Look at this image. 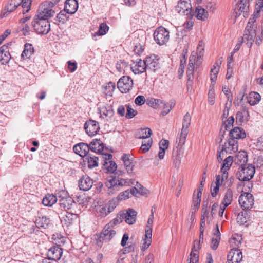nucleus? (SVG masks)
<instances>
[{"instance_id":"obj_1","label":"nucleus","mask_w":263,"mask_h":263,"mask_svg":"<svg viewBox=\"0 0 263 263\" xmlns=\"http://www.w3.org/2000/svg\"><path fill=\"white\" fill-rule=\"evenodd\" d=\"M54 14L53 10L39 7L37 14L35 15L31 22V26L38 34H47L50 30V24L48 18Z\"/></svg>"},{"instance_id":"obj_2","label":"nucleus","mask_w":263,"mask_h":263,"mask_svg":"<svg viewBox=\"0 0 263 263\" xmlns=\"http://www.w3.org/2000/svg\"><path fill=\"white\" fill-rule=\"evenodd\" d=\"M132 179L120 178L116 176H110L105 182V186L107 187V193L112 195L120 191L124 186H130L134 184Z\"/></svg>"},{"instance_id":"obj_3","label":"nucleus","mask_w":263,"mask_h":263,"mask_svg":"<svg viewBox=\"0 0 263 263\" xmlns=\"http://www.w3.org/2000/svg\"><path fill=\"white\" fill-rule=\"evenodd\" d=\"M52 239L57 245L52 246L48 250L47 257L49 259L56 261L59 260L62 255L63 249L59 246L65 242V237L57 234L53 235Z\"/></svg>"},{"instance_id":"obj_4","label":"nucleus","mask_w":263,"mask_h":263,"mask_svg":"<svg viewBox=\"0 0 263 263\" xmlns=\"http://www.w3.org/2000/svg\"><path fill=\"white\" fill-rule=\"evenodd\" d=\"M255 172V166L252 164H247L239 167L236 177L240 181H248L253 177Z\"/></svg>"},{"instance_id":"obj_5","label":"nucleus","mask_w":263,"mask_h":263,"mask_svg":"<svg viewBox=\"0 0 263 263\" xmlns=\"http://www.w3.org/2000/svg\"><path fill=\"white\" fill-rule=\"evenodd\" d=\"M191 116L189 112L186 113L184 116L182 122V127L179 137L176 139V143L178 146H182L185 141L187 135L189 133V128L191 124Z\"/></svg>"},{"instance_id":"obj_6","label":"nucleus","mask_w":263,"mask_h":263,"mask_svg":"<svg viewBox=\"0 0 263 263\" xmlns=\"http://www.w3.org/2000/svg\"><path fill=\"white\" fill-rule=\"evenodd\" d=\"M154 39L159 45H164L169 40V31L163 27H158L154 33Z\"/></svg>"},{"instance_id":"obj_7","label":"nucleus","mask_w":263,"mask_h":263,"mask_svg":"<svg viewBox=\"0 0 263 263\" xmlns=\"http://www.w3.org/2000/svg\"><path fill=\"white\" fill-rule=\"evenodd\" d=\"M133 80L129 77L124 76L122 77L117 83V87L122 93H127L133 88Z\"/></svg>"},{"instance_id":"obj_8","label":"nucleus","mask_w":263,"mask_h":263,"mask_svg":"<svg viewBox=\"0 0 263 263\" xmlns=\"http://www.w3.org/2000/svg\"><path fill=\"white\" fill-rule=\"evenodd\" d=\"M238 201L243 210H249L254 204V197L252 194L245 192L239 196Z\"/></svg>"},{"instance_id":"obj_9","label":"nucleus","mask_w":263,"mask_h":263,"mask_svg":"<svg viewBox=\"0 0 263 263\" xmlns=\"http://www.w3.org/2000/svg\"><path fill=\"white\" fill-rule=\"evenodd\" d=\"M153 223V221H151V220H147V224L145 228V238L141 247V250L142 251H144L147 249L151 243Z\"/></svg>"},{"instance_id":"obj_10","label":"nucleus","mask_w":263,"mask_h":263,"mask_svg":"<svg viewBox=\"0 0 263 263\" xmlns=\"http://www.w3.org/2000/svg\"><path fill=\"white\" fill-rule=\"evenodd\" d=\"M256 35V33L254 27H252L251 22H248L246 27L243 38V39L247 41V44L248 47H250L252 46Z\"/></svg>"},{"instance_id":"obj_11","label":"nucleus","mask_w":263,"mask_h":263,"mask_svg":"<svg viewBox=\"0 0 263 263\" xmlns=\"http://www.w3.org/2000/svg\"><path fill=\"white\" fill-rule=\"evenodd\" d=\"M84 127L87 134L90 137L95 136L100 129L98 122L93 120L87 121Z\"/></svg>"},{"instance_id":"obj_12","label":"nucleus","mask_w":263,"mask_h":263,"mask_svg":"<svg viewBox=\"0 0 263 263\" xmlns=\"http://www.w3.org/2000/svg\"><path fill=\"white\" fill-rule=\"evenodd\" d=\"M242 259V252L237 248H233L230 250L227 255L228 263H240Z\"/></svg>"},{"instance_id":"obj_13","label":"nucleus","mask_w":263,"mask_h":263,"mask_svg":"<svg viewBox=\"0 0 263 263\" xmlns=\"http://www.w3.org/2000/svg\"><path fill=\"white\" fill-rule=\"evenodd\" d=\"M159 59L154 54L147 57L145 60L147 69L155 72L160 68Z\"/></svg>"},{"instance_id":"obj_14","label":"nucleus","mask_w":263,"mask_h":263,"mask_svg":"<svg viewBox=\"0 0 263 263\" xmlns=\"http://www.w3.org/2000/svg\"><path fill=\"white\" fill-rule=\"evenodd\" d=\"M90 148L88 144L84 142H81L76 144L73 147V150L76 154L84 158L89 154Z\"/></svg>"},{"instance_id":"obj_15","label":"nucleus","mask_w":263,"mask_h":263,"mask_svg":"<svg viewBox=\"0 0 263 263\" xmlns=\"http://www.w3.org/2000/svg\"><path fill=\"white\" fill-rule=\"evenodd\" d=\"M130 68L132 71L136 74H140L147 69L145 60H142L140 59L134 62Z\"/></svg>"},{"instance_id":"obj_16","label":"nucleus","mask_w":263,"mask_h":263,"mask_svg":"<svg viewBox=\"0 0 263 263\" xmlns=\"http://www.w3.org/2000/svg\"><path fill=\"white\" fill-rule=\"evenodd\" d=\"M222 148L225 151L227 154H233L238 151V144L236 140L231 138L224 143Z\"/></svg>"},{"instance_id":"obj_17","label":"nucleus","mask_w":263,"mask_h":263,"mask_svg":"<svg viewBox=\"0 0 263 263\" xmlns=\"http://www.w3.org/2000/svg\"><path fill=\"white\" fill-rule=\"evenodd\" d=\"M59 204L60 207L66 212L76 211V203L71 197H69L65 199H59Z\"/></svg>"},{"instance_id":"obj_18","label":"nucleus","mask_w":263,"mask_h":263,"mask_svg":"<svg viewBox=\"0 0 263 263\" xmlns=\"http://www.w3.org/2000/svg\"><path fill=\"white\" fill-rule=\"evenodd\" d=\"M179 13H182L188 15L192 11L191 3L187 0H180L176 8Z\"/></svg>"},{"instance_id":"obj_19","label":"nucleus","mask_w":263,"mask_h":263,"mask_svg":"<svg viewBox=\"0 0 263 263\" xmlns=\"http://www.w3.org/2000/svg\"><path fill=\"white\" fill-rule=\"evenodd\" d=\"M93 180L87 175L83 176L79 181V186L81 190L87 191L92 186Z\"/></svg>"},{"instance_id":"obj_20","label":"nucleus","mask_w":263,"mask_h":263,"mask_svg":"<svg viewBox=\"0 0 263 263\" xmlns=\"http://www.w3.org/2000/svg\"><path fill=\"white\" fill-rule=\"evenodd\" d=\"M22 2V0H9L4 9V11H6L1 14L2 17H6L8 13L13 12L21 4Z\"/></svg>"},{"instance_id":"obj_21","label":"nucleus","mask_w":263,"mask_h":263,"mask_svg":"<svg viewBox=\"0 0 263 263\" xmlns=\"http://www.w3.org/2000/svg\"><path fill=\"white\" fill-rule=\"evenodd\" d=\"M76 212V211L66 212L61 219L63 224L66 227H68L69 225L72 224L78 217L77 214L75 213Z\"/></svg>"},{"instance_id":"obj_22","label":"nucleus","mask_w":263,"mask_h":263,"mask_svg":"<svg viewBox=\"0 0 263 263\" xmlns=\"http://www.w3.org/2000/svg\"><path fill=\"white\" fill-rule=\"evenodd\" d=\"M230 138L234 140L243 139L246 137L245 130L241 127H235L230 131Z\"/></svg>"},{"instance_id":"obj_23","label":"nucleus","mask_w":263,"mask_h":263,"mask_svg":"<svg viewBox=\"0 0 263 263\" xmlns=\"http://www.w3.org/2000/svg\"><path fill=\"white\" fill-rule=\"evenodd\" d=\"M78 8V2L77 0H66L64 10L68 14H73L77 11Z\"/></svg>"},{"instance_id":"obj_24","label":"nucleus","mask_w":263,"mask_h":263,"mask_svg":"<svg viewBox=\"0 0 263 263\" xmlns=\"http://www.w3.org/2000/svg\"><path fill=\"white\" fill-rule=\"evenodd\" d=\"M248 154L245 151L239 152L235 156L234 163L239 166L247 165Z\"/></svg>"},{"instance_id":"obj_25","label":"nucleus","mask_w":263,"mask_h":263,"mask_svg":"<svg viewBox=\"0 0 263 263\" xmlns=\"http://www.w3.org/2000/svg\"><path fill=\"white\" fill-rule=\"evenodd\" d=\"M121 160L124 163V167L127 173L129 174L133 173L135 165L130 154H124L121 157Z\"/></svg>"},{"instance_id":"obj_26","label":"nucleus","mask_w":263,"mask_h":263,"mask_svg":"<svg viewBox=\"0 0 263 263\" xmlns=\"http://www.w3.org/2000/svg\"><path fill=\"white\" fill-rule=\"evenodd\" d=\"M125 222L129 224H134L136 220L137 212L132 209H128L125 213H121Z\"/></svg>"},{"instance_id":"obj_27","label":"nucleus","mask_w":263,"mask_h":263,"mask_svg":"<svg viewBox=\"0 0 263 263\" xmlns=\"http://www.w3.org/2000/svg\"><path fill=\"white\" fill-rule=\"evenodd\" d=\"M100 114V118H104V116L108 121L114 115L113 107L111 105H107L99 109Z\"/></svg>"},{"instance_id":"obj_28","label":"nucleus","mask_w":263,"mask_h":263,"mask_svg":"<svg viewBox=\"0 0 263 263\" xmlns=\"http://www.w3.org/2000/svg\"><path fill=\"white\" fill-rule=\"evenodd\" d=\"M11 59V55L8 50V47L3 45L0 47V61L3 65L8 63Z\"/></svg>"},{"instance_id":"obj_29","label":"nucleus","mask_w":263,"mask_h":263,"mask_svg":"<svg viewBox=\"0 0 263 263\" xmlns=\"http://www.w3.org/2000/svg\"><path fill=\"white\" fill-rule=\"evenodd\" d=\"M89 145L90 151L93 152H97L99 154L101 153L104 149L103 142L99 139H93Z\"/></svg>"},{"instance_id":"obj_30","label":"nucleus","mask_w":263,"mask_h":263,"mask_svg":"<svg viewBox=\"0 0 263 263\" xmlns=\"http://www.w3.org/2000/svg\"><path fill=\"white\" fill-rule=\"evenodd\" d=\"M36 226L37 228L46 229L49 227L51 223L50 218L46 216H42L37 217L35 221Z\"/></svg>"},{"instance_id":"obj_31","label":"nucleus","mask_w":263,"mask_h":263,"mask_svg":"<svg viewBox=\"0 0 263 263\" xmlns=\"http://www.w3.org/2000/svg\"><path fill=\"white\" fill-rule=\"evenodd\" d=\"M195 60V55H191L189 58L188 67L186 71L187 79H194V68Z\"/></svg>"},{"instance_id":"obj_32","label":"nucleus","mask_w":263,"mask_h":263,"mask_svg":"<svg viewBox=\"0 0 263 263\" xmlns=\"http://www.w3.org/2000/svg\"><path fill=\"white\" fill-rule=\"evenodd\" d=\"M249 119V113L248 109L243 107L241 110L239 111L236 115V122L243 123L247 122Z\"/></svg>"},{"instance_id":"obj_33","label":"nucleus","mask_w":263,"mask_h":263,"mask_svg":"<svg viewBox=\"0 0 263 263\" xmlns=\"http://www.w3.org/2000/svg\"><path fill=\"white\" fill-rule=\"evenodd\" d=\"M101 235L105 237L106 242H109L116 235V231L114 230L109 225L106 224L102 230Z\"/></svg>"},{"instance_id":"obj_34","label":"nucleus","mask_w":263,"mask_h":263,"mask_svg":"<svg viewBox=\"0 0 263 263\" xmlns=\"http://www.w3.org/2000/svg\"><path fill=\"white\" fill-rule=\"evenodd\" d=\"M249 7V0H238L236 4V8L241 13H243V16L248 15Z\"/></svg>"},{"instance_id":"obj_35","label":"nucleus","mask_w":263,"mask_h":263,"mask_svg":"<svg viewBox=\"0 0 263 263\" xmlns=\"http://www.w3.org/2000/svg\"><path fill=\"white\" fill-rule=\"evenodd\" d=\"M34 52V49L33 45L30 43H26L24 45V50L21 54V58L24 60L30 59Z\"/></svg>"},{"instance_id":"obj_36","label":"nucleus","mask_w":263,"mask_h":263,"mask_svg":"<svg viewBox=\"0 0 263 263\" xmlns=\"http://www.w3.org/2000/svg\"><path fill=\"white\" fill-rule=\"evenodd\" d=\"M58 200L57 196L52 194H47L43 198L42 203L46 206H52Z\"/></svg>"},{"instance_id":"obj_37","label":"nucleus","mask_w":263,"mask_h":263,"mask_svg":"<svg viewBox=\"0 0 263 263\" xmlns=\"http://www.w3.org/2000/svg\"><path fill=\"white\" fill-rule=\"evenodd\" d=\"M84 161L87 162V166L89 168H93L98 165V158L95 156H92L89 154L84 158Z\"/></svg>"},{"instance_id":"obj_38","label":"nucleus","mask_w":263,"mask_h":263,"mask_svg":"<svg viewBox=\"0 0 263 263\" xmlns=\"http://www.w3.org/2000/svg\"><path fill=\"white\" fill-rule=\"evenodd\" d=\"M260 95L256 92H251L250 93L249 97L247 98L248 102L251 106H254L260 101Z\"/></svg>"},{"instance_id":"obj_39","label":"nucleus","mask_w":263,"mask_h":263,"mask_svg":"<svg viewBox=\"0 0 263 263\" xmlns=\"http://www.w3.org/2000/svg\"><path fill=\"white\" fill-rule=\"evenodd\" d=\"M233 201V191L231 189H228L224 195L221 205H224V207H227L230 205Z\"/></svg>"},{"instance_id":"obj_40","label":"nucleus","mask_w":263,"mask_h":263,"mask_svg":"<svg viewBox=\"0 0 263 263\" xmlns=\"http://www.w3.org/2000/svg\"><path fill=\"white\" fill-rule=\"evenodd\" d=\"M201 192L197 193V196L195 197L194 195L193 197V202L191 207L192 213H195L200 207V204L201 200Z\"/></svg>"},{"instance_id":"obj_41","label":"nucleus","mask_w":263,"mask_h":263,"mask_svg":"<svg viewBox=\"0 0 263 263\" xmlns=\"http://www.w3.org/2000/svg\"><path fill=\"white\" fill-rule=\"evenodd\" d=\"M152 134V130L149 128H141L136 135L138 139H149Z\"/></svg>"},{"instance_id":"obj_42","label":"nucleus","mask_w":263,"mask_h":263,"mask_svg":"<svg viewBox=\"0 0 263 263\" xmlns=\"http://www.w3.org/2000/svg\"><path fill=\"white\" fill-rule=\"evenodd\" d=\"M195 13L196 14V17L200 20H205L208 16V12L201 6H198L196 8Z\"/></svg>"},{"instance_id":"obj_43","label":"nucleus","mask_w":263,"mask_h":263,"mask_svg":"<svg viewBox=\"0 0 263 263\" xmlns=\"http://www.w3.org/2000/svg\"><path fill=\"white\" fill-rule=\"evenodd\" d=\"M69 20V15L64 10H61L57 15L56 20L60 24H65Z\"/></svg>"},{"instance_id":"obj_44","label":"nucleus","mask_w":263,"mask_h":263,"mask_svg":"<svg viewBox=\"0 0 263 263\" xmlns=\"http://www.w3.org/2000/svg\"><path fill=\"white\" fill-rule=\"evenodd\" d=\"M103 169L106 170L107 172L114 173L117 169V166L116 163L113 161L104 162L103 164Z\"/></svg>"},{"instance_id":"obj_45","label":"nucleus","mask_w":263,"mask_h":263,"mask_svg":"<svg viewBox=\"0 0 263 263\" xmlns=\"http://www.w3.org/2000/svg\"><path fill=\"white\" fill-rule=\"evenodd\" d=\"M183 157V153L180 150H177L175 155L173 153V165L175 167H178L181 163V159Z\"/></svg>"},{"instance_id":"obj_46","label":"nucleus","mask_w":263,"mask_h":263,"mask_svg":"<svg viewBox=\"0 0 263 263\" xmlns=\"http://www.w3.org/2000/svg\"><path fill=\"white\" fill-rule=\"evenodd\" d=\"M248 215L246 212H241L238 214L236 219L237 222L240 224L247 226L248 225Z\"/></svg>"},{"instance_id":"obj_47","label":"nucleus","mask_w":263,"mask_h":263,"mask_svg":"<svg viewBox=\"0 0 263 263\" xmlns=\"http://www.w3.org/2000/svg\"><path fill=\"white\" fill-rule=\"evenodd\" d=\"M162 103V100L153 98L147 99L146 101V104L154 108H157L159 105Z\"/></svg>"},{"instance_id":"obj_48","label":"nucleus","mask_w":263,"mask_h":263,"mask_svg":"<svg viewBox=\"0 0 263 263\" xmlns=\"http://www.w3.org/2000/svg\"><path fill=\"white\" fill-rule=\"evenodd\" d=\"M233 162H234L233 157L231 156H228L223 160V164L221 167V170H224L226 169L229 170Z\"/></svg>"},{"instance_id":"obj_49","label":"nucleus","mask_w":263,"mask_h":263,"mask_svg":"<svg viewBox=\"0 0 263 263\" xmlns=\"http://www.w3.org/2000/svg\"><path fill=\"white\" fill-rule=\"evenodd\" d=\"M153 140L152 138H149L147 140H144L142 141L140 150L142 153L147 152L151 148Z\"/></svg>"},{"instance_id":"obj_50","label":"nucleus","mask_w":263,"mask_h":263,"mask_svg":"<svg viewBox=\"0 0 263 263\" xmlns=\"http://www.w3.org/2000/svg\"><path fill=\"white\" fill-rule=\"evenodd\" d=\"M123 217L121 213H119L117 215V217L113 219L111 221H110L109 223H108L107 224L109 225L110 227H111L112 229H113V227L117 225L118 224H120L123 221Z\"/></svg>"},{"instance_id":"obj_51","label":"nucleus","mask_w":263,"mask_h":263,"mask_svg":"<svg viewBox=\"0 0 263 263\" xmlns=\"http://www.w3.org/2000/svg\"><path fill=\"white\" fill-rule=\"evenodd\" d=\"M109 30V27L105 23H101L99 25V30L96 32L98 35H104Z\"/></svg>"},{"instance_id":"obj_52","label":"nucleus","mask_w":263,"mask_h":263,"mask_svg":"<svg viewBox=\"0 0 263 263\" xmlns=\"http://www.w3.org/2000/svg\"><path fill=\"white\" fill-rule=\"evenodd\" d=\"M208 201L203 200L202 203V214L201 218H208L209 215V209L210 207L208 206Z\"/></svg>"},{"instance_id":"obj_53","label":"nucleus","mask_w":263,"mask_h":263,"mask_svg":"<svg viewBox=\"0 0 263 263\" xmlns=\"http://www.w3.org/2000/svg\"><path fill=\"white\" fill-rule=\"evenodd\" d=\"M95 239L96 245L99 248L102 247L103 242H106L105 237H103V235H101V232L95 234Z\"/></svg>"},{"instance_id":"obj_54","label":"nucleus","mask_w":263,"mask_h":263,"mask_svg":"<svg viewBox=\"0 0 263 263\" xmlns=\"http://www.w3.org/2000/svg\"><path fill=\"white\" fill-rule=\"evenodd\" d=\"M174 105L175 103L173 102L164 104L163 105V110L161 112L162 115L165 116L168 114Z\"/></svg>"},{"instance_id":"obj_55","label":"nucleus","mask_w":263,"mask_h":263,"mask_svg":"<svg viewBox=\"0 0 263 263\" xmlns=\"http://www.w3.org/2000/svg\"><path fill=\"white\" fill-rule=\"evenodd\" d=\"M127 112L125 117L127 119H132L137 114V111L132 108L129 105L126 106Z\"/></svg>"},{"instance_id":"obj_56","label":"nucleus","mask_w":263,"mask_h":263,"mask_svg":"<svg viewBox=\"0 0 263 263\" xmlns=\"http://www.w3.org/2000/svg\"><path fill=\"white\" fill-rule=\"evenodd\" d=\"M219 68L216 65H215V64L213 65L211 69V72L213 73V74H211V80L213 82H215L217 77V74L219 70Z\"/></svg>"},{"instance_id":"obj_57","label":"nucleus","mask_w":263,"mask_h":263,"mask_svg":"<svg viewBox=\"0 0 263 263\" xmlns=\"http://www.w3.org/2000/svg\"><path fill=\"white\" fill-rule=\"evenodd\" d=\"M21 4L23 9V13L25 14L28 12L31 4V1L30 0H22Z\"/></svg>"},{"instance_id":"obj_58","label":"nucleus","mask_w":263,"mask_h":263,"mask_svg":"<svg viewBox=\"0 0 263 263\" xmlns=\"http://www.w3.org/2000/svg\"><path fill=\"white\" fill-rule=\"evenodd\" d=\"M59 1L60 0H52L50 2L45 1L40 7H43L45 9L52 10L51 8Z\"/></svg>"},{"instance_id":"obj_59","label":"nucleus","mask_w":263,"mask_h":263,"mask_svg":"<svg viewBox=\"0 0 263 263\" xmlns=\"http://www.w3.org/2000/svg\"><path fill=\"white\" fill-rule=\"evenodd\" d=\"M197 252L191 251L190 253V257L187 260L188 262H198L199 261V255Z\"/></svg>"},{"instance_id":"obj_60","label":"nucleus","mask_w":263,"mask_h":263,"mask_svg":"<svg viewBox=\"0 0 263 263\" xmlns=\"http://www.w3.org/2000/svg\"><path fill=\"white\" fill-rule=\"evenodd\" d=\"M144 49V46L140 43H136L134 46V51L135 54L140 55L142 53Z\"/></svg>"},{"instance_id":"obj_61","label":"nucleus","mask_w":263,"mask_h":263,"mask_svg":"<svg viewBox=\"0 0 263 263\" xmlns=\"http://www.w3.org/2000/svg\"><path fill=\"white\" fill-rule=\"evenodd\" d=\"M55 194L57 198L58 197L60 199H65L69 197L67 192L63 190L57 192Z\"/></svg>"},{"instance_id":"obj_62","label":"nucleus","mask_w":263,"mask_h":263,"mask_svg":"<svg viewBox=\"0 0 263 263\" xmlns=\"http://www.w3.org/2000/svg\"><path fill=\"white\" fill-rule=\"evenodd\" d=\"M129 197V190H126L124 192H121L117 196L118 200H122L127 199Z\"/></svg>"},{"instance_id":"obj_63","label":"nucleus","mask_w":263,"mask_h":263,"mask_svg":"<svg viewBox=\"0 0 263 263\" xmlns=\"http://www.w3.org/2000/svg\"><path fill=\"white\" fill-rule=\"evenodd\" d=\"M159 149L166 150L168 148L169 145V141L167 140L162 139L159 143Z\"/></svg>"},{"instance_id":"obj_64","label":"nucleus","mask_w":263,"mask_h":263,"mask_svg":"<svg viewBox=\"0 0 263 263\" xmlns=\"http://www.w3.org/2000/svg\"><path fill=\"white\" fill-rule=\"evenodd\" d=\"M146 100L143 96H138L135 99V103L138 106H141L144 104Z\"/></svg>"}]
</instances>
